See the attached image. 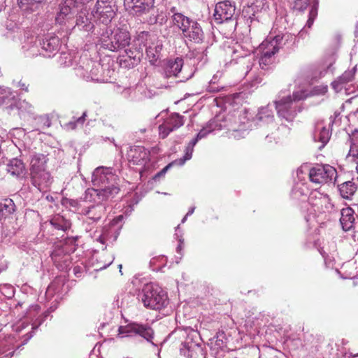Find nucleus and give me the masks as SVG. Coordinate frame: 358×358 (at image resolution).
Segmentation results:
<instances>
[{"label":"nucleus","mask_w":358,"mask_h":358,"mask_svg":"<svg viewBox=\"0 0 358 358\" xmlns=\"http://www.w3.org/2000/svg\"><path fill=\"white\" fill-rule=\"evenodd\" d=\"M47 0H17L18 5L22 10L31 13L36 10L40 5Z\"/></svg>","instance_id":"nucleus-24"},{"label":"nucleus","mask_w":358,"mask_h":358,"mask_svg":"<svg viewBox=\"0 0 358 358\" xmlns=\"http://www.w3.org/2000/svg\"><path fill=\"white\" fill-rule=\"evenodd\" d=\"M166 22V19L164 16H162L159 14V22L158 23L161 25L163 24Z\"/></svg>","instance_id":"nucleus-58"},{"label":"nucleus","mask_w":358,"mask_h":358,"mask_svg":"<svg viewBox=\"0 0 358 358\" xmlns=\"http://www.w3.org/2000/svg\"><path fill=\"white\" fill-rule=\"evenodd\" d=\"M308 176L310 180L315 183L332 182L335 184L337 179V171L330 165L317 164L310 169Z\"/></svg>","instance_id":"nucleus-5"},{"label":"nucleus","mask_w":358,"mask_h":358,"mask_svg":"<svg viewBox=\"0 0 358 358\" xmlns=\"http://www.w3.org/2000/svg\"><path fill=\"white\" fill-rule=\"evenodd\" d=\"M18 87H20L21 90H24L25 92H28V85H27L24 83L19 82Z\"/></svg>","instance_id":"nucleus-55"},{"label":"nucleus","mask_w":358,"mask_h":358,"mask_svg":"<svg viewBox=\"0 0 358 358\" xmlns=\"http://www.w3.org/2000/svg\"><path fill=\"white\" fill-rule=\"evenodd\" d=\"M310 4V0H294L292 5V10L299 13H304Z\"/></svg>","instance_id":"nucleus-35"},{"label":"nucleus","mask_w":358,"mask_h":358,"mask_svg":"<svg viewBox=\"0 0 358 358\" xmlns=\"http://www.w3.org/2000/svg\"><path fill=\"white\" fill-rule=\"evenodd\" d=\"M86 116L87 113L86 112H84L80 117H78L73 121H70L69 123H67L66 125V127L70 129H74L77 127V126H82L85 121Z\"/></svg>","instance_id":"nucleus-38"},{"label":"nucleus","mask_w":358,"mask_h":358,"mask_svg":"<svg viewBox=\"0 0 358 358\" xmlns=\"http://www.w3.org/2000/svg\"><path fill=\"white\" fill-rule=\"evenodd\" d=\"M111 264H112V262H108L107 264H103V266H96L94 268V271H102L103 269H105V268H108Z\"/></svg>","instance_id":"nucleus-53"},{"label":"nucleus","mask_w":358,"mask_h":358,"mask_svg":"<svg viewBox=\"0 0 358 358\" xmlns=\"http://www.w3.org/2000/svg\"><path fill=\"white\" fill-rule=\"evenodd\" d=\"M355 211L350 207L344 208L341 210L340 223L345 231L352 229L355 224Z\"/></svg>","instance_id":"nucleus-15"},{"label":"nucleus","mask_w":358,"mask_h":358,"mask_svg":"<svg viewBox=\"0 0 358 358\" xmlns=\"http://www.w3.org/2000/svg\"><path fill=\"white\" fill-rule=\"evenodd\" d=\"M194 210H195V207H192V208L188 210V212L187 213V215H188V216L191 215L194 213Z\"/></svg>","instance_id":"nucleus-59"},{"label":"nucleus","mask_w":358,"mask_h":358,"mask_svg":"<svg viewBox=\"0 0 358 358\" xmlns=\"http://www.w3.org/2000/svg\"><path fill=\"white\" fill-rule=\"evenodd\" d=\"M210 132V130H207L205 128H203L197 134V135H196L197 138H199L200 140L203 138H205L208 135V134H209Z\"/></svg>","instance_id":"nucleus-50"},{"label":"nucleus","mask_w":358,"mask_h":358,"mask_svg":"<svg viewBox=\"0 0 358 358\" xmlns=\"http://www.w3.org/2000/svg\"><path fill=\"white\" fill-rule=\"evenodd\" d=\"M341 196L345 199H351L357 189V185L353 180H348L338 185Z\"/></svg>","instance_id":"nucleus-20"},{"label":"nucleus","mask_w":358,"mask_h":358,"mask_svg":"<svg viewBox=\"0 0 358 358\" xmlns=\"http://www.w3.org/2000/svg\"><path fill=\"white\" fill-rule=\"evenodd\" d=\"M40 45L42 50V52L40 54L46 57H51L59 50V38L57 36H48L43 40Z\"/></svg>","instance_id":"nucleus-12"},{"label":"nucleus","mask_w":358,"mask_h":358,"mask_svg":"<svg viewBox=\"0 0 358 358\" xmlns=\"http://www.w3.org/2000/svg\"><path fill=\"white\" fill-rule=\"evenodd\" d=\"M78 6L74 4L73 0H65L59 4V11L57 15L55 20L57 23L62 24L64 20L73 13V8Z\"/></svg>","instance_id":"nucleus-17"},{"label":"nucleus","mask_w":358,"mask_h":358,"mask_svg":"<svg viewBox=\"0 0 358 358\" xmlns=\"http://www.w3.org/2000/svg\"><path fill=\"white\" fill-rule=\"evenodd\" d=\"M172 19L174 25L177 26L181 31L185 27V25L187 24L190 20L189 17L185 16L180 13H174V15H172Z\"/></svg>","instance_id":"nucleus-33"},{"label":"nucleus","mask_w":358,"mask_h":358,"mask_svg":"<svg viewBox=\"0 0 358 358\" xmlns=\"http://www.w3.org/2000/svg\"><path fill=\"white\" fill-rule=\"evenodd\" d=\"M123 29L121 31H113V38L115 39V45H113V52L115 49H122L128 45L130 43L131 36L129 31V24L128 22L123 20Z\"/></svg>","instance_id":"nucleus-10"},{"label":"nucleus","mask_w":358,"mask_h":358,"mask_svg":"<svg viewBox=\"0 0 358 358\" xmlns=\"http://www.w3.org/2000/svg\"><path fill=\"white\" fill-rule=\"evenodd\" d=\"M31 183L40 192H45L52 183L50 174L46 170L31 173Z\"/></svg>","instance_id":"nucleus-9"},{"label":"nucleus","mask_w":358,"mask_h":358,"mask_svg":"<svg viewBox=\"0 0 358 358\" xmlns=\"http://www.w3.org/2000/svg\"><path fill=\"white\" fill-rule=\"evenodd\" d=\"M139 336L148 342L152 343L154 331L148 323L130 322L124 326H120L117 337Z\"/></svg>","instance_id":"nucleus-4"},{"label":"nucleus","mask_w":358,"mask_h":358,"mask_svg":"<svg viewBox=\"0 0 358 358\" xmlns=\"http://www.w3.org/2000/svg\"><path fill=\"white\" fill-rule=\"evenodd\" d=\"M199 139L197 138V136H196L195 138H194L187 145V146L185 148V154L183 156V157L180 158L176 160V163H177V165L182 166L185 164V162L190 159L192 156V152L194 150V145L197 143Z\"/></svg>","instance_id":"nucleus-28"},{"label":"nucleus","mask_w":358,"mask_h":358,"mask_svg":"<svg viewBox=\"0 0 358 358\" xmlns=\"http://www.w3.org/2000/svg\"><path fill=\"white\" fill-rule=\"evenodd\" d=\"M123 20L125 22H127V20L125 17H119L117 23H115V26L113 28V31H121V29L122 28L123 29V27H122V25L123 26V24H124Z\"/></svg>","instance_id":"nucleus-46"},{"label":"nucleus","mask_w":358,"mask_h":358,"mask_svg":"<svg viewBox=\"0 0 358 358\" xmlns=\"http://www.w3.org/2000/svg\"><path fill=\"white\" fill-rule=\"evenodd\" d=\"M80 270H81V268L80 266H75L73 268V272H74V274L77 276V277H80Z\"/></svg>","instance_id":"nucleus-56"},{"label":"nucleus","mask_w":358,"mask_h":358,"mask_svg":"<svg viewBox=\"0 0 358 358\" xmlns=\"http://www.w3.org/2000/svg\"><path fill=\"white\" fill-rule=\"evenodd\" d=\"M132 51L127 50H124L123 55H120L117 57V63L119 64L121 68L130 69L134 67L138 62V59L135 56H132Z\"/></svg>","instance_id":"nucleus-21"},{"label":"nucleus","mask_w":358,"mask_h":358,"mask_svg":"<svg viewBox=\"0 0 358 358\" xmlns=\"http://www.w3.org/2000/svg\"><path fill=\"white\" fill-rule=\"evenodd\" d=\"M41 308L38 304H34L29 306L27 312V317L32 319L35 317L40 311Z\"/></svg>","instance_id":"nucleus-43"},{"label":"nucleus","mask_w":358,"mask_h":358,"mask_svg":"<svg viewBox=\"0 0 358 358\" xmlns=\"http://www.w3.org/2000/svg\"><path fill=\"white\" fill-rule=\"evenodd\" d=\"M0 292L6 297L10 299L14 296V287L10 285H3L0 286Z\"/></svg>","instance_id":"nucleus-40"},{"label":"nucleus","mask_w":358,"mask_h":358,"mask_svg":"<svg viewBox=\"0 0 358 358\" xmlns=\"http://www.w3.org/2000/svg\"><path fill=\"white\" fill-rule=\"evenodd\" d=\"M148 22L150 24H155L159 22V14L156 15H151L148 20Z\"/></svg>","instance_id":"nucleus-51"},{"label":"nucleus","mask_w":358,"mask_h":358,"mask_svg":"<svg viewBox=\"0 0 358 358\" xmlns=\"http://www.w3.org/2000/svg\"><path fill=\"white\" fill-rule=\"evenodd\" d=\"M47 158L43 154H34L31 157L30 172L42 171L46 170Z\"/></svg>","instance_id":"nucleus-22"},{"label":"nucleus","mask_w":358,"mask_h":358,"mask_svg":"<svg viewBox=\"0 0 358 358\" xmlns=\"http://www.w3.org/2000/svg\"><path fill=\"white\" fill-rule=\"evenodd\" d=\"M309 96L306 90L294 92L292 98L294 102L306 99Z\"/></svg>","instance_id":"nucleus-42"},{"label":"nucleus","mask_w":358,"mask_h":358,"mask_svg":"<svg viewBox=\"0 0 358 358\" xmlns=\"http://www.w3.org/2000/svg\"><path fill=\"white\" fill-rule=\"evenodd\" d=\"M138 296L144 306L150 309L161 310L169 304L166 293L154 283L144 285Z\"/></svg>","instance_id":"nucleus-1"},{"label":"nucleus","mask_w":358,"mask_h":358,"mask_svg":"<svg viewBox=\"0 0 358 358\" xmlns=\"http://www.w3.org/2000/svg\"><path fill=\"white\" fill-rule=\"evenodd\" d=\"M25 170L24 163L22 160L14 158L12 159L7 164L6 171L10 173V175L16 177H20L22 176Z\"/></svg>","instance_id":"nucleus-23"},{"label":"nucleus","mask_w":358,"mask_h":358,"mask_svg":"<svg viewBox=\"0 0 358 358\" xmlns=\"http://www.w3.org/2000/svg\"><path fill=\"white\" fill-rule=\"evenodd\" d=\"M79 69H82V72L85 75L96 76V74L94 73V69H92L90 72H88L87 69L85 70L83 67L80 66V67H78V69H76V75L78 76H79V75L78 73V71H79ZM80 77H81V76H80Z\"/></svg>","instance_id":"nucleus-48"},{"label":"nucleus","mask_w":358,"mask_h":358,"mask_svg":"<svg viewBox=\"0 0 358 358\" xmlns=\"http://www.w3.org/2000/svg\"><path fill=\"white\" fill-rule=\"evenodd\" d=\"M155 0H124L126 10L136 15L148 13L154 6Z\"/></svg>","instance_id":"nucleus-8"},{"label":"nucleus","mask_w":358,"mask_h":358,"mask_svg":"<svg viewBox=\"0 0 358 358\" xmlns=\"http://www.w3.org/2000/svg\"><path fill=\"white\" fill-rule=\"evenodd\" d=\"M351 142L348 157H352L354 162L358 159V130H355L351 135H349Z\"/></svg>","instance_id":"nucleus-27"},{"label":"nucleus","mask_w":358,"mask_h":358,"mask_svg":"<svg viewBox=\"0 0 358 358\" xmlns=\"http://www.w3.org/2000/svg\"><path fill=\"white\" fill-rule=\"evenodd\" d=\"M124 216L122 215L117 216L115 218H113V226L117 224L120 222L122 220Z\"/></svg>","instance_id":"nucleus-54"},{"label":"nucleus","mask_w":358,"mask_h":358,"mask_svg":"<svg viewBox=\"0 0 358 358\" xmlns=\"http://www.w3.org/2000/svg\"><path fill=\"white\" fill-rule=\"evenodd\" d=\"M101 68L103 70V75L101 76H98L97 75H85L83 73L82 69H79V71H78V73L79 76H81V78H83L84 80L87 81L96 80L102 83H110L111 74L110 66L106 64H102Z\"/></svg>","instance_id":"nucleus-18"},{"label":"nucleus","mask_w":358,"mask_h":358,"mask_svg":"<svg viewBox=\"0 0 358 358\" xmlns=\"http://www.w3.org/2000/svg\"><path fill=\"white\" fill-rule=\"evenodd\" d=\"M96 11L100 15L101 22L106 24L112 22V10L110 6L106 5L104 0H98L96 3Z\"/></svg>","instance_id":"nucleus-19"},{"label":"nucleus","mask_w":358,"mask_h":358,"mask_svg":"<svg viewBox=\"0 0 358 358\" xmlns=\"http://www.w3.org/2000/svg\"><path fill=\"white\" fill-rule=\"evenodd\" d=\"M17 108L21 113L30 114L34 113V106L25 100L20 101L17 103Z\"/></svg>","instance_id":"nucleus-36"},{"label":"nucleus","mask_w":358,"mask_h":358,"mask_svg":"<svg viewBox=\"0 0 358 358\" xmlns=\"http://www.w3.org/2000/svg\"><path fill=\"white\" fill-rule=\"evenodd\" d=\"M171 12L173 13V15H174V13H178V12L176 11V7H172V8H171Z\"/></svg>","instance_id":"nucleus-63"},{"label":"nucleus","mask_w":358,"mask_h":358,"mask_svg":"<svg viewBox=\"0 0 358 358\" xmlns=\"http://www.w3.org/2000/svg\"><path fill=\"white\" fill-rule=\"evenodd\" d=\"M320 1L319 0H313L312 4L308 13V19L306 22V26L308 28H311L315 20L317 18L318 15V8H319Z\"/></svg>","instance_id":"nucleus-30"},{"label":"nucleus","mask_w":358,"mask_h":358,"mask_svg":"<svg viewBox=\"0 0 358 358\" xmlns=\"http://www.w3.org/2000/svg\"><path fill=\"white\" fill-rule=\"evenodd\" d=\"M357 67L355 66L350 70L345 71L341 76L331 84L332 88L336 92H340L344 87V85L353 80Z\"/></svg>","instance_id":"nucleus-14"},{"label":"nucleus","mask_w":358,"mask_h":358,"mask_svg":"<svg viewBox=\"0 0 358 358\" xmlns=\"http://www.w3.org/2000/svg\"><path fill=\"white\" fill-rule=\"evenodd\" d=\"M59 255V250H54L52 252V259H54L55 261H57V259L56 257Z\"/></svg>","instance_id":"nucleus-57"},{"label":"nucleus","mask_w":358,"mask_h":358,"mask_svg":"<svg viewBox=\"0 0 358 358\" xmlns=\"http://www.w3.org/2000/svg\"><path fill=\"white\" fill-rule=\"evenodd\" d=\"M331 136V132L329 129L325 127H320L318 124L317 126V130L314 134V139L315 141H320L322 143L320 148H323L329 141Z\"/></svg>","instance_id":"nucleus-25"},{"label":"nucleus","mask_w":358,"mask_h":358,"mask_svg":"<svg viewBox=\"0 0 358 358\" xmlns=\"http://www.w3.org/2000/svg\"><path fill=\"white\" fill-rule=\"evenodd\" d=\"M120 189L119 188H117L113 186V194L114 193H117L119 192Z\"/></svg>","instance_id":"nucleus-62"},{"label":"nucleus","mask_w":358,"mask_h":358,"mask_svg":"<svg viewBox=\"0 0 358 358\" xmlns=\"http://www.w3.org/2000/svg\"><path fill=\"white\" fill-rule=\"evenodd\" d=\"M15 203L12 199H6L4 203H0V210L1 213V217L11 214L15 211Z\"/></svg>","instance_id":"nucleus-34"},{"label":"nucleus","mask_w":358,"mask_h":358,"mask_svg":"<svg viewBox=\"0 0 358 358\" xmlns=\"http://www.w3.org/2000/svg\"><path fill=\"white\" fill-rule=\"evenodd\" d=\"M149 36L150 33L148 31H142L137 34L136 38L140 43V44H143L145 45L148 41Z\"/></svg>","instance_id":"nucleus-44"},{"label":"nucleus","mask_w":358,"mask_h":358,"mask_svg":"<svg viewBox=\"0 0 358 358\" xmlns=\"http://www.w3.org/2000/svg\"><path fill=\"white\" fill-rule=\"evenodd\" d=\"M128 157L134 165L144 166L149 161V152L144 147L134 146L130 149Z\"/></svg>","instance_id":"nucleus-11"},{"label":"nucleus","mask_w":358,"mask_h":358,"mask_svg":"<svg viewBox=\"0 0 358 358\" xmlns=\"http://www.w3.org/2000/svg\"><path fill=\"white\" fill-rule=\"evenodd\" d=\"M358 357V353H357V354H353V353H352V352H350V353L348 354V358H355V357Z\"/></svg>","instance_id":"nucleus-60"},{"label":"nucleus","mask_w":358,"mask_h":358,"mask_svg":"<svg viewBox=\"0 0 358 358\" xmlns=\"http://www.w3.org/2000/svg\"><path fill=\"white\" fill-rule=\"evenodd\" d=\"M238 13L236 12V3L229 0L220 1L216 3L213 19L217 24L229 22L233 30L236 29Z\"/></svg>","instance_id":"nucleus-3"},{"label":"nucleus","mask_w":358,"mask_h":358,"mask_svg":"<svg viewBox=\"0 0 358 358\" xmlns=\"http://www.w3.org/2000/svg\"><path fill=\"white\" fill-rule=\"evenodd\" d=\"M222 89H223V87H216L214 85V84H212V83H210V85L208 86V91L209 92H220Z\"/></svg>","instance_id":"nucleus-49"},{"label":"nucleus","mask_w":358,"mask_h":358,"mask_svg":"<svg viewBox=\"0 0 358 358\" xmlns=\"http://www.w3.org/2000/svg\"><path fill=\"white\" fill-rule=\"evenodd\" d=\"M198 24L199 23L196 21L190 19L189 22H187V24L185 25V27L182 29L183 36L186 38H188V37L190 36L189 34H191L192 31L195 29V25Z\"/></svg>","instance_id":"nucleus-39"},{"label":"nucleus","mask_w":358,"mask_h":358,"mask_svg":"<svg viewBox=\"0 0 358 358\" xmlns=\"http://www.w3.org/2000/svg\"><path fill=\"white\" fill-rule=\"evenodd\" d=\"M183 64V59L181 57L168 60L164 67L165 76L166 78L176 77L180 72Z\"/></svg>","instance_id":"nucleus-16"},{"label":"nucleus","mask_w":358,"mask_h":358,"mask_svg":"<svg viewBox=\"0 0 358 358\" xmlns=\"http://www.w3.org/2000/svg\"><path fill=\"white\" fill-rule=\"evenodd\" d=\"M282 37L280 35L275 36L271 40H266L259 47L262 53H268V55L274 56L282 47L281 43Z\"/></svg>","instance_id":"nucleus-13"},{"label":"nucleus","mask_w":358,"mask_h":358,"mask_svg":"<svg viewBox=\"0 0 358 358\" xmlns=\"http://www.w3.org/2000/svg\"><path fill=\"white\" fill-rule=\"evenodd\" d=\"M174 164L177 165V163H176V160L172 162L171 163L169 164L164 168H163L160 171L157 173L152 177V180H154L155 181H159L161 178L164 177V176H165L166 173L167 172V171Z\"/></svg>","instance_id":"nucleus-41"},{"label":"nucleus","mask_w":358,"mask_h":358,"mask_svg":"<svg viewBox=\"0 0 358 358\" xmlns=\"http://www.w3.org/2000/svg\"><path fill=\"white\" fill-rule=\"evenodd\" d=\"M22 48L27 52H28L27 56H34V55H37V54H38L35 51V48H36V47H35L34 45H31L30 48H27V46L25 45H24Z\"/></svg>","instance_id":"nucleus-47"},{"label":"nucleus","mask_w":358,"mask_h":358,"mask_svg":"<svg viewBox=\"0 0 358 358\" xmlns=\"http://www.w3.org/2000/svg\"><path fill=\"white\" fill-rule=\"evenodd\" d=\"M185 355L188 358H203V350L200 345L192 343L188 345Z\"/></svg>","instance_id":"nucleus-32"},{"label":"nucleus","mask_w":358,"mask_h":358,"mask_svg":"<svg viewBox=\"0 0 358 358\" xmlns=\"http://www.w3.org/2000/svg\"><path fill=\"white\" fill-rule=\"evenodd\" d=\"M187 217H188V215H187V214H186L185 216L182 220V223H184L186 221Z\"/></svg>","instance_id":"nucleus-64"},{"label":"nucleus","mask_w":358,"mask_h":358,"mask_svg":"<svg viewBox=\"0 0 358 358\" xmlns=\"http://www.w3.org/2000/svg\"><path fill=\"white\" fill-rule=\"evenodd\" d=\"M50 224L54 228L58 230L66 231L71 227V222L69 220L65 219L63 216L59 215H55L50 220Z\"/></svg>","instance_id":"nucleus-26"},{"label":"nucleus","mask_w":358,"mask_h":358,"mask_svg":"<svg viewBox=\"0 0 358 358\" xmlns=\"http://www.w3.org/2000/svg\"><path fill=\"white\" fill-rule=\"evenodd\" d=\"M189 35L187 39L195 43H201L205 38L203 31L199 24L195 25V29L192 30Z\"/></svg>","instance_id":"nucleus-31"},{"label":"nucleus","mask_w":358,"mask_h":358,"mask_svg":"<svg viewBox=\"0 0 358 358\" xmlns=\"http://www.w3.org/2000/svg\"><path fill=\"white\" fill-rule=\"evenodd\" d=\"M273 62V56L268 55V53H262L259 59V65L262 69H266L267 66Z\"/></svg>","instance_id":"nucleus-37"},{"label":"nucleus","mask_w":358,"mask_h":358,"mask_svg":"<svg viewBox=\"0 0 358 358\" xmlns=\"http://www.w3.org/2000/svg\"><path fill=\"white\" fill-rule=\"evenodd\" d=\"M184 117L178 113H173L166 119L164 123L159 126V134L162 138H165L175 129L184 124Z\"/></svg>","instance_id":"nucleus-7"},{"label":"nucleus","mask_w":358,"mask_h":358,"mask_svg":"<svg viewBox=\"0 0 358 358\" xmlns=\"http://www.w3.org/2000/svg\"><path fill=\"white\" fill-rule=\"evenodd\" d=\"M69 204H70V206H71L72 207H74L76 209L78 208L79 206H80L78 201H77V200H72V199H71L69 201Z\"/></svg>","instance_id":"nucleus-52"},{"label":"nucleus","mask_w":358,"mask_h":358,"mask_svg":"<svg viewBox=\"0 0 358 358\" xmlns=\"http://www.w3.org/2000/svg\"><path fill=\"white\" fill-rule=\"evenodd\" d=\"M112 179V171L110 168L98 167L96 168L92 176V181L94 186H99V189H87L85 192V197L87 199L88 194L92 192L102 200L108 199L112 194V188L110 187V180Z\"/></svg>","instance_id":"nucleus-2"},{"label":"nucleus","mask_w":358,"mask_h":358,"mask_svg":"<svg viewBox=\"0 0 358 358\" xmlns=\"http://www.w3.org/2000/svg\"><path fill=\"white\" fill-rule=\"evenodd\" d=\"M146 53L148 57L151 59V62H156L159 57L153 52V50L151 47L146 49Z\"/></svg>","instance_id":"nucleus-45"},{"label":"nucleus","mask_w":358,"mask_h":358,"mask_svg":"<svg viewBox=\"0 0 358 358\" xmlns=\"http://www.w3.org/2000/svg\"><path fill=\"white\" fill-rule=\"evenodd\" d=\"M75 241H76V240H74L73 238H68L66 239V243H73Z\"/></svg>","instance_id":"nucleus-61"},{"label":"nucleus","mask_w":358,"mask_h":358,"mask_svg":"<svg viewBox=\"0 0 358 358\" xmlns=\"http://www.w3.org/2000/svg\"><path fill=\"white\" fill-rule=\"evenodd\" d=\"M273 115L272 110L268 107L261 108L255 116V120L259 122H266L267 123L273 122Z\"/></svg>","instance_id":"nucleus-29"},{"label":"nucleus","mask_w":358,"mask_h":358,"mask_svg":"<svg viewBox=\"0 0 358 358\" xmlns=\"http://www.w3.org/2000/svg\"><path fill=\"white\" fill-rule=\"evenodd\" d=\"M274 103L278 116L288 122L292 121L297 113L301 111L300 108L296 109V106L291 96H287L279 101H275Z\"/></svg>","instance_id":"nucleus-6"}]
</instances>
